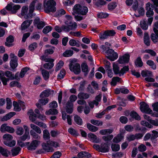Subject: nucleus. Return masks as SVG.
I'll return each instance as SVG.
<instances>
[{
  "mask_svg": "<svg viewBox=\"0 0 158 158\" xmlns=\"http://www.w3.org/2000/svg\"><path fill=\"white\" fill-rule=\"evenodd\" d=\"M106 2L104 0H98L95 2V5L97 7H101L102 6L105 5Z\"/></svg>",
  "mask_w": 158,
  "mask_h": 158,
  "instance_id": "36",
  "label": "nucleus"
},
{
  "mask_svg": "<svg viewBox=\"0 0 158 158\" xmlns=\"http://www.w3.org/2000/svg\"><path fill=\"white\" fill-rule=\"evenodd\" d=\"M147 11L146 13V15L147 17H152L154 15V12L153 9L151 10L148 8L147 10H146Z\"/></svg>",
  "mask_w": 158,
  "mask_h": 158,
  "instance_id": "64",
  "label": "nucleus"
},
{
  "mask_svg": "<svg viewBox=\"0 0 158 158\" xmlns=\"http://www.w3.org/2000/svg\"><path fill=\"white\" fill-rule=\"evenodd\" d=\"M49 144L44 143L42 144V146L44 150L47 152H51L52 151V148L49 146Z\"/></svg>",
  "mask_w": 158,
  "mask_h": 158,
  "instance_id": "44",
  "label": "nucleus"
},
{
  "mask_svg": "<svg viewBox=\"0 0 158 158\" xmlns=\"http://www.w3.org/2000/svg\"><path fill=\"white\" fill-rule=\"evenodd\" d=\"M71 118V116L69 115H67L66 113L65 112H62V119L64 120H65L66 119H67L68 123L69 125H71L72 124Z\"/></svg>",
  "mask_w": 158,
  "mask_h": 158,
  "instance_id": "17",
  "label": "nucleus"
},
{
  "mask_svg": "<svg viewBox=\"0 0 158 158\" xmlns=\"http://www.w3.org/2000/svg\"><path fill=\"white\" fill-rule=\"evenodd\" d=\"M130 115L132 118L135 119L136 120L139 121L141 119L140 116L136 111L134 110L131 112Z\"/></svg>",
  "mask_w": 158,
  "mask_h": 158,
  "instance_id": "26",
  "label": "nucleus"
},
{
  "mask_svg": "<svg viewBox=\"0 0 158 158\" xmlns=\"http://www.w3.org/2000/svg\"><path fill=\"white\" fill-rule=\"evenodd\" d=\"M41 73L45 80H47L49 78V73L48 71L43 69L42 70Z\"/></svg>",
  "mask_w": 158,
  "mask_h": 158,
  "instance_id": "43",
  "label": "nucleus"
},
{
  "mask_svg": "<svg viewBox=\"0 0 158 158\" xmlns=\"http://www.w3.org/2000/svg\"><path fill=\"white\" fill-rule=\"evenodd\" d=\"M3 143L6 146L10 147H12L15 145V141L14 140H13L10 142L9 141H4Z\"/></svg>",
  "mask_w": 158,
  "mask_h": 158,
  "instance_id": "52",
  "label": "nucleus"
},
{
  "mask_svg": "<svg viewBox=\"0 0 158 158\" xmlns=\"http://www.w3.org/2000/svg\"><path fill=\"white\" fill-rule=\"evenodd\" d=\"M90 122L92 124L98 126H101L103 124V123L102 121L93 119H91L90 120Z\"/></svg>",
  "mask_w": 158,
  "mask_h": 158,
  "instance_id": "49",
  "label": "nucleus"
},
{
  "mask_svg": "<svg viewBox=\"0 0 158 158\" xmlns=\"http://www.w3.org/2000/svg\"><path fill=\"white\" fill-rule=\"evenodd\" d=\"M140 106V109L143 113L148 114H151L152 113V111L149 108V105L145 102H141Z\"/></svg>",
  "mask_w": 158,
  "mask_h": 158,
  "instance_id": "5",
  "label": "nucleus"
},
{
  "mask_svg": "<svg viewBox=\"0 0 158 158\" xmlns=\"http://www.w3.org/2000/svg\"><path fill=\"white\" fill-rule=\"evenodd\" d=\"M29 69V68L27 67L23 68L20 73V77L21 78L23 77L26 72Z\"/></svg>",
  "mask_w": 158,
  "mask_h": 158,
  "instance_id": "59",
  "label": "nucleus"
},
{
  "mask_svg": "<svg viewBox=\"0 0 158 158\" xmlns=\"http://www.w3.org/2000/svg\"><path fill=\"white\" fill-rule=\"evenodd\" d=\"M54 66L53 62L46 63L44 64V67L46 69H52Z\"/></svg>",
  "mask_w": 158,
  "mask_h": 158,
  "instance_id": "55",
  "label": "nucleus"
},
{
  "mask_svg": "<svg viewBox=\"0 0 158 158\" xmlns=\"http://www.w3.org/2000/svg\"><path fill=\"white\" fill-rule=\"evenodd\" d=\"M56 2L54 0H48L44 4V10L46 13L56 11Z\"/></svg>",
  "mask_w": 158,
  "mask_h": 158,
  "instance_id": "2",
  "label": "nucleus"
},
{
  "mask_svg": "<svg viewBox=\"0 0 158 158\" xmlns=\"http://www.w3.org/2000/svg\"><path fill=\"white\" fill-rule=\"evenodd\" d=\"M35 6L34 2L33 1L29 6V13L26 16H24L25 19H27L29 18H32L33 16L32 13L34 10Z\"/></svg>",
  "mask_w": 158,
  "mask_h": 158,
  "instance_id": "12",
  "label": "nucleus"
},
{
  "mask_svg": "<svg viewBox=\"0 0 158 158\" xmlns=\"http://www.w3.org/2000/svg\"><path fill=\"white\" fill-rule=\"evenodd\" d=\"M28 10L27 6H24L22 7L21 10V14L23 16H25L27 13Z\"/></svg>",
  "mask_w": 158,
  "mask_h": 158,
  "instance_id": "58",
  "label": "nucleus"
},
{
  "mask_svg": "<svg viewBox=\"0 0 158 158\" xmlns=\"http://www.w3.org/2000/svg\"><path fill=\"white\" fill-rule=\"evenodd\" d=\"M20 150L21 148L19 147H17L12 149L11 150L12 155L14 156L17 155Z\"/></svg>",
  "mask_w": 158,
  "mask_h": 158,
  "instance_id": "53",
  "label": "nucleus"
},
{
  "mask_svg": "<svg viewBox=\"0 0 158 158\" xmlns=\"http://www.w3.org/2000/svg\"><path fill=\"white\" fill-rule=\"evenodd\" d=\"M118 57V54L116 52H114L113 54L107 56V58L111 61H114L116 60Z\"/></svg>",
  "mask_w": 158,
  "mask_h": 158,
  "instance_id": "32",
  "label": "nucleus"
},
{
  "mask_svg": "<svg viewBox=\"0 0 158 158\" xmlns=\"http://www.w3.org/2000/svg\"><path fill=\"white\" fill-rule=\"evenodd\" d=\"M117 4L116 2H111L108 5V9L109 10H114L117 6Z\"/></svg>",
  "mask_w": 158,
  "mask_h": 158,
  "instance_id": "40",
  "label": "nucleus"
},
{
  "mask_svg": "<svg viewBox=\"0 0 158 158\" xmlns=\"http://www.w3.org/2000/svg\"><path fill=\"white\" fill-rule=\"evenodd\" d=\"M16 134L19 135H22L24 132L23 128L21 127H18L16 131Z\"/></svg>",
  "mask_w": 158,
  "mask_h": 158,
  "instance_id": "63",
  "label": "nucleus"
},
{
  "mask_svg": "<svg viewBox=\"0 0 158 158\" xmlns=\"http://www.w3.org/2000/svg\"><path fill=\"white\" fill-rule=\"evenodd\" d=\"M40 59L41 60L44 61L46 62H53L54 60L50 58L47 57L45 55H43L40 57Z\"/></svg>",
  "mask_w": 158,
  "mask_h": 158,
  "instance_id": "35",
  "label": "nucleus"
},
{
  "mask_svg": "<svg viewBox=\"0 0 158 158\" xmlns=\"http://www.w3.org/2000/svg\"><path fill=\"white\" fill-rule=\"evenodd\" d=\"M34 24L35 26H36L37 27L38 29L42 28L45 25V23L40 20V19L38 17H37L34 20Z\"/></svg>",
  "mask_w": 158,
  "mask_h": 158,
  "instance_id": "9",
  "label": "nucleus"
},
{
  "mask_svg": "<svg viewBox=\"0 0 158 158\" xmlns=\"http://www.w3.org/2000/svg\"><path fill=\"white\" fill-rule=\"evenodd\" d=\"M158 137V132L155 130L152 131V134H151V140L153 143H156V139Z\"/></svg>",
  "mask_w": 158,
  "mask_h": 158,
  "instance_id": "18",
  "label": "nucleus"
},
{
  "mask_svg": "<svg viewBox=\"0 0 158 158\" xmlns=\"http://www.w3.org/2000/svg\"><path fill=\"white\" fill-rule=\"evenodd\" d=\"M141 74L143 77H152V72L148 70H142L141 72Z\"/></svg>",
  "mask_w": 158,
  "mask_h": 158,
  "instance_id": "29",
  "label": "nucleus"
},
{
  "mask_svg": "<svg viewBox=\"0 0 158 158\" xmlns=\"http://www.w3.org/2000/svg\"><path fill=\"white\" fill-rule=\"evenodd\" d=\"M35 6L36 5V8L37 10H40L42 4L37 0H34Z\"/></svg>",
  "mask_w": 158,
  "mask_h": 158,
  "instance_id": "62",
  "label": "nucleus"
},
{
  "mask_svg": "<svg viewBox=\"0 0 158 158\" xmlns=\"http://www.w3.org/2000/svg\"><path fill=\"white\" fill-rule=\"evenodd\" d=\"M53 91L50 90L48 89L43 92L40 94V97L44 98L45 97H48Z\"/></svg>",
  "mask_w": 158,
  "mask_h": 158,
  "instance_id": "30",
  "label": "nucleus"
},
{
  "mask_svg": "<svg viewBox=\"0 0 158 158\" xmlns=\"http://www.w3.org/2000/svg\"><path fill=\"white\" fill-rule=\"evenodd\" d=\"M124 156L123 153L122 152H113L111 156L112 158L117 157L121 158Z\"/></svg>",
  "mask_w": 158,
  "mask_h": 158,
  "instance_id": "38",
  "label": "nucleus"
},
{
  "mask_svg": "<svg viewBox=\"0 0 158 158\" xmlns=\"http://www.w3.org/2000/svg\"><path fill=\"white\" fill-rule=\"evenodd\" d=\"M15 114V112H10L5 116L2 118V121H7L14 116Z\"/></svg>",
  "mask_w": 158,
  "mask_h": 158,
  "instance_id": "41",
  "label": "nucleus"
},
{
  "mask_svg": "<svg viewBox=\"0 0 158 158\" xmlns=\"http://www.w3.org/2000/svg\"><path fill=\"white\" fill-rule=\"evenodd\" d=\"M42 98L39 100V103L41 105H45L48 102L49 99L48 98Z\"/></svg>",
  "mask_w": 158,
  "mask_h": 158,
  "instance_id": "61",
  "label": "nucleus"
},
{
  "mask_svg": "<svg viewBox=\"0 0 158 158\" xmlns=\"http://www.w3.org/2000/svg\"><path fill=\"white\" fill-rule=\"evenodd\" d=\"M73 54V52L71 50H66L63 53V56L65 57H68L72 56Z\"/></svg>",
  "mask_w": 158,
  "mask_h": 158,
  "instance_id": "56",
  "label": "nucleus"
},
{
  "mask_svg": "<svg viewBox=\"0 0 158 158\" xmlns=\"http://www.w3.org/2000/svg\"><path fill=\"white\" fill-rule=\"evenodd\" d=\"M99 39L101 40H103L107 39L108 35H107L106 31H105L104 32H101L99 35Z\"/></svg>",
  "mask_w": 158,
  "mask_h": 158,
  "instance_id": "57",
  "label": "nucleus"
},
{
  "mask_svg": "<svg viewBox=\"0 0 158 158\" xmlns=\"http://www.w3.org/2000/svg\"><path fill=\"white\" fill-rule=\"evenodd\" d=\"M58 112L55 109H50L46 111L45 112L46 114L47 115H55L57 114Z\"/></svg>",
  "mask_w": 158,
  "mask_h": 158,
  "instance_id": "37",
  "label": "nucleus"
},
{
  "mask_svg": "<svg viewBox=\"0 0 158 158\" xmlns=\"http://www.w3.org/2000/svg\"><path fill=\"white\" fill-rule=\"evenodd\" d=\"M5 75L8 77L11 80H14V74L12 73L10 71H7L5 73Z\"/></svg>",
  "mask_w": 158,
  "mask_h": 158,
  "instance_id": "60",
  "label": "nucleus"
},
{
  "mask_svg": "<svg viewBox=\"0 0 158 158\" xmlns=\"http://www.w3.org/2000/svg\"><path fill=\"white\" fill-rule=\"evenodd\" d=\"M130 59V55L128 53L125 54L122 56H120L118 60L120 64H127Z\"/></svg>",
  "mask_w": 158,
  "mask_h": 158,
  "instance_id": "7",
  "label": "nucleus"
},
{
  "mask_svg": "<svg viewBox=\"0 0 158 158\" xmlns=\"http://www.w3.org/2000/svg\"><path fill=\"white\" fill-rule=\"evenodd\" d=\"M81 68L82 72L85 73V75L86 76L89 72L87 64L86 63H83L81 65Z\"/></svg>",
  "mask_w": 158,
  "mask_h": 158,
  "instance_id": "28",
  "label": "nucleus"
},
{
  "mask_svg": "<svg viewBox=\"0 0 158 158\" xmlns=\"http://www.w3.org/2000/svg\"><path fill=\"white\" fill-rule=\"evenodd\" d=\"M69 67L70 71L76 75L78 74L81 73L80 64L78 63H75L73 60L70 61Z\"/></svg>",
  "mask_w": 158,
  "mask_h": 158,
  "instance_id": "4",
  "label": "nucleus"
},
{
  "mask_svg": "<svg viewBox=\"0 0 158 158\" xmlns=\"http://www.w3.org/2000/svg\"><path fill=\"white\" fill-rule=\"evenodd\" d=\"M27 114L29 116V118L30 121L35 123L36 121V115L35 114L33 111L32 109L30 110L27 112Z\"/></svg>",
  "mask_w": 158,
  "mask_h": 158,
  "instance_id": "16",
  "label": "nucleus"
},
{
  "mask_svg": "<svg viewBox=\"0 0 158 158\" xmlns=\"http://www.w3.org/2000/svg\"><path fill=\"white\" fill-rule=\"evenodd\" d=\"M77 157L79 158H90L92 157L91 155L89 152L86 151H81L78 153Z\"/></svg>",
  "mask_w": 158,
  "mask_h": 158,
  "instance_id": "14",
  "label": "nucleus"
},
{
  "mask_svg": "<svg viewBox=\"0 0 158 158\" xmlns=\"http://www.w3.org/2000/svg\"><path fill=\"white\" fill-rule=\"evenodd\" d=\"M77 96L78 98L81 99H86L89 97V95L88 94L84 92L79 93Z\"/></svg>",
  "mask_w": 158,
  "mask_h": 158,
  "instance_id": "31",
  "label": "nucleus"
},
{
  "mask_svg": "<svg viewBox=\"0 0 158 158\" xmlns=\"http://www.w3.org/2000/svg\"><path fill=\"white\" fill-rule=\"evenodd\" d=\"M143 41L144 44L146 45L147 46L150 45V37L148 33L145 32L144 33Z\"/></svg>",
  "mask_w": 158,
  "mask_h": 158,
  "instance_id": "22",
  "label": "nucleus"
},
{
  "mask_svg": "<svg viewBox=\"0 0 158 158\" xmlns=\"http://www.w3.org/2000/svg\"><path fill=\"white\" fill-rule=\"evenodd\" d=\"M10 65L13 69H15L18 66L17 59L11 60L10 62Z\"/></svg>",
  "mask_w": 158,
  "mask_h": 158,
  "instance_id": "46",
  "label": "nucleus"
},
{
  "mask_svg": "<svg viewBox=\"0 0 158 158\" xmlns=\"http://www.w3.org/2000/svg\"><path fill=\"white\" fill-rule=\"evenodd\" d=\"M110 143L108 141L106 143H102L101 144V150L100 152L106 153L108 152L110 149Z\"/></svg>",
  "mask_w": 158,
  "mask_h": 158,
  "instance_id": "8",
  "label": "nucleus"
},
{
  "mask_svg": "<svg viewBox=\"0 0 158 158\" xmlns=\"http://www.w3.org/2000/svg\"><path fill=\"white\" fill-rule=\"evenodd\" d=\"M124 133L120 131L116 136L113 139V142L116 143H118L124 139Z\"/></svg>",
  "mask_w": 158,
  "mask_h": 158,
  "instance_id": "10",
  "label": "nucleus"
},
{
  "mask_svg": "<svg viewBox=\"0 0 158 158\" xmlns=\"http://www.w3.org/2000/svg\"><path fill=\"white\" fill-rule=\"evenodd\" d=\"M70 24L68 25L70 31L71 30H75L77 26V24L76 23H70Z\"/></svg>",
  "mask_w": 158,
  "mask_h": 158,
  "instance_id": "54",
  "label": "nucleus"
},
{
  "mask_svg": "<svg viewBox=\"0 0 158 158\" xmlns=\"http://www.w3.org/2000/svg\"><path fill=\"white\" fill-rule=\"evenodd\" d=\"M6 42H5L6 46L8 47H11L13 46V44H11L14 41V37L10 35L6 39Z\"/></svg>",
  "mask_w": 158,
  "mask_h": 158,
  "instance_id": "20",
  "label": "nucleus"
},
{
  "mask_svg": "<svg viewBox=\"0 0 158 158\" xmlns=\"http://www.w3.org/2000/svg\"><path fill=\"white\" fill-rule=\"evenodd\" d=\"M111 148L113 152H116L119 150L120 146L118 144L112 143L111 145Z\"/></svg>",
  "mask_w": 158,
  "mask_h": 158,
  "instance_id": "39",
  "label": "nucleus"
},
{
  "mask_svg": "<svg viewBox=\"0 0 158 158\" xmlns=\"http://www.w3.org/2000/svg\"><path fill=\"white\" fill-rule=\"evenodd\" d=\"M113 70L115 75L118 74L119 76L120 73L119 67L117 65H113Z\"/></svg>",
  "mask_w": 158,
  "mask_h": 158,
  "instance_id": "50",
  "label": "nucleus"
},
{
  "mask_svg": "<svg viewBox=\"0 0 158 158\" xmlns=\"http://www.w3.org/2000/svg\"><path fill=\"white\" fill-rule=\"evenodd\" d=\"M109 15L107 13L103 12L99 13L97 15V17L100 19L106 18L108 17Z\"/></svg>",
  "mask_w": 158,
  "mask_h": 158,
  "instance_id": "42",
  "label": "nucleus"
},
{
  "mask_svg": "<svg viewBox=\"0 0 158 158\" xmlns=\"http://www.w3.org/2000/svg\"><path fill=\"white\" fill-rule=\"evenodd\" d=\"M0 153L3 156L7 157L9 152L6 149L0 146Z\"/></svg>",
  "mask_w": 158,
  "mask_h": 158,
  "instance_id": "33",
  "label": "nucleus"
},
{
  "mask_svg": "<svg viewBox=\"0 0 158 158\" xmlns=\"http://www.w3.org/2000/svg\"><path fill=\"white\" fill-rule=\"evenodd\" d=\"M74 120L75 123L81 126L83 124V120L80 116L78 115H75L74 117Z\"/></svg>",
  "mask_w": 158,
  "mask_h": 158,
  "instance_id": "24",
  "label": "nucleus"
},
{
  "mask_svg": "<svg viewBox=\"0 0 158 158\" xmlns=\"http://www.w3.org/2000/svg\"><path fill=\"white\" fill-rule=\"evenodd\" d=\"M140 26L143 30H146L148 29V24L147 23L146 21L144 20L140 21Z\"/></svg>",
  "mask_w": 158,
  "mask_h": 158,
  "instance_id": "34",
  "label": "nucleus"
},
{
  "mask_svg": "<svg viewBox=\"0 0 158 158\" xmlns=\"http://www.w3.org/2000/svg\"><path fill=\"white\" fill-rule=\"evenodd\" d=\"M32 22V20H27L24 21L21 25V29L24 30L29 27Z\"/></svg>",
  "mask_w": 158,
  "mask_h": 158,
  "instance_id": "21",
  "label": "nucleus"
},
{
  "mask_svg": "<svg viewBox=\"0 0 158 158\" xmlns=\"http://www.w3.org/2000/svg\"><path fill=\"white\" fill-rule=\"evenodd\" d=\"M86 126L87 129L90 131L95 132L97 131L98 130V128L95 126H94L89 123L86 124Z\"/></svg>",
  "mask_w": 158,
  "mask_h": 158,
  "instance_id": "27",
  "label": "nucleus"
},
{
  "mask_svg": "<svg viewBox=\"0 0 158 158\" xmlns=\"http://www.w3.org/2000/svg\"><path fill=\"white\" fill-rule=\"evenodd\" d=\"M30 126L32 129L30 131V133L32 139L39 140L41 138V137L38 134L41 133V129L39 127L33 124H31Z\"/></svg>",
  "mask_w": 158,
  "mask_h": 158,
  "instance_id": "1",
  "label": "nucleus"
},
{
  "mask_svg": "<svg viewBox=\"0 0 158 158\" xmlns=\"http://www.w3.org/2000/svg\"><path fill=\"white\" fill-rule=\"evenodd\" d=\"M121 78L118 77H113L112 79L111 82H110V85L111 86H115L117 84V82H120L121 80Z\"/></svg>",
  "mask_w": 158,
  "mask_h": 158,
  "instance_id": "23",
  "label": "nucleus"
},
{
  "mask_svg": "<svg viewBox=\"0 0 158 158\" xmlns=\"http://www.w3.org/2000/svg\"><path fill=\"white\" fill-rule=\"evenodd\" d=\"M143 117L144 118L148 121L150 123L154 126H156L157 118L155 120L152 119L149 116L146 114H144Z\"/></svg>",
  "mask_w": 158,
  "mask_h": 158,
  "instance_id": "19",
  "label": "nucleus"
},
{
  "mask_svg": "<svg viewBox=\"0 0 158 158\" xmlns=\"http://www.w3.org/2000/svg\"><path fill=\"white\" fill-rule=\"evenodd\" d=\"M3 138L4 140V141H9L13 139V137L10 134H6L3 135Z\"/></svg>",
  "mask_w": 158,
  "mask_h": 158,
  "instance_id": "51",
  "label": "nucleus"
},
{
  "mask_svg": "<svg viewBox=\"0 0 158 158\" xmlns=\"http://www.w3.org/2000/svg\"><path fill=\"white\" fill-rule=\"evenodd\" d=\"M40 143V142L39 140H34L32 141L28 149L30 150L33 151L35 150Z\"/></svg>",
  "mask_w": 158,
  "mask_h": 158,
  "instance_id": "11",
  "label": "nucleus"
},
{
  "mask_svg": "<svg viewBox=\"0 0 158 158\" xmlns=\"http://www.w3.org/2000/svg\"><path fill=\"white\" fill-rule=\"evenodd\" d=\"M68 132L71 135L75 136H77L79 135V134L77 131L72 127H70L68 129Z\"/></svg>",
  "mask_w": 158,
  "mask_h": 158,
  "instance_id": "45",
  "label": "nucleus"
},
{
  "mask_svg": "<svg viewBox=\"0 0 158 158\" xmlns=\"http://www.w3.org/2000/svg\"><path fill=\"white\" fill-rule=\"evenodd\" d=\"M66 111L68 114H71L73 110V103L68 102H67L65 108Z\"/></svg>",
  "mask_w": 158,
  "mask_h": 158,
  "instance_id": "15",
  "label": "nucleus"
},
{
  "mask_svg": "<svg viewBox=\"0 0 158 158\" xmlns=\"http://www.w3.org/2000/svg\"><path fill=\"white\" fill-rule=\"evenodd\" d=\"M6 8L7 10L10 11L12 13L15 14L21 8V6L19 5H14L13 3L10 2Z\"/></svg>",
  "mask_w": 158,
  "mask_h": 158,
  "instance_id": "6",
  "label": "nucleus"
},
{
  "mask_svg": "<svg viewBox=\"0 0 158 158\" xmlns=\"http://www.w3.org/2000/svg\"><path fill=\"white\" fill-rule=\"evenodd\" d=\"M135 67H141L143 65V63L140 57H138L135 60Z\"/></svg>",
  "mask_w": 158,
  "mask_h": 158,
  "instance_id": "25",
  "label": "nucleus"
},
{
  "mask_svg": "<svg viewBox=\"0 0 158 158\" xmlns=\"http://www.w3.org/2000/svg\"><path fill=\"white\" fill-rule=\"evenodd\" d=\"M43 137L44 139L48 140L50 138V133L47 130H44L43 131Z\"/></svg>",
  "mask_w": 158,
  "mask_h": 158,
  "instance_id": "48",
  "label": "nucleus"
},
{
  "mask_svg": "<svg viewBox=\"0 0 158 158\" xmlns=\"http://www.w3.org/2000/svg\"><path fill=\"white\" fill-rule=\"evenodd\" d=\"M74 12L78 15H85L87 13L88 9L85 6H82L79 4H76L73 7Z\"/></svg>",
  "mask_w": 158,
  "mask_h": 158,
  "instance_id": "3",
  "label": "nucleus"
},
{
  "mask_svg": "<svg viewBox=\"0 0 158 158\" xmlns=\"http://www.w3.org/2000/svg\"><path fill=\"white\" fill-rule=\"evenodd\" d=\"M150 38L154 44L158 43V35H156L153 33L151 34Z\"/></svg>",
  "mask_w": 158,
  "mask_h": 158,
  "instance_id": "47",
  "label": "nucleus"
},
{
  "mask_svg": "<svg viewBox=\"0 0 158 158\" xmlns=\"http://www.w3.org/2000/svg\"><path fill=\"white\" fill-rule=\"evenodd\" d=\"M88 137L90 139V140H92V142L94 143H99L101 141V140L98 138L95 135L92 133L88 134Z\"/></svg>",
  "mask_w": 158,
  "mask_h": 158,
  "instance_id": "13",
  "label": "nucleus"
}]
</instances>
